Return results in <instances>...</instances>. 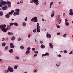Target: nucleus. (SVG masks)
<instances>
[{
    "mask_svg": "<svg viewBox=\"0 0 73 73\" xmlns=\"http://www.w3.org/2000/svg\"><path fill=\"white\" fill-rule=\"evenodd\" d=\"M11 26L9 25L7 26L6 29L5 27H3V25H2L0 26V29H1L2 31L3 32H4L5 33L7 32V31H8V30H9V29H11Z\"/></svg>",
    "mask_w": 73,
    "mask_h": 73,
    "instance_id": "obj_1",
    "label": "nucleus"
},
{
    "mask_svg": "<svg viewBox=\"0 0 73 73\" xmlns=\"http://www.w3.org/2000/svg\"><path fill=\"white\" fill-rule=\"evenodd\" d=\"M48 55H49V53L46 52L45 54H42V56H48Z\"/></svg>",
    "mask_w": 73,
    "mask_h": 73,
    "instance_id": "obj_10",
    "label": "nucleus"
},
{
    "mask_svg": "<svg viewBox=\"0 0 73 73\" xmlns=\"http://www.w3.org/2000/svg\"><path fill=\"white\" fill-rule=\"evenodd\" d=\"M37 32L38 33L40 32V27H37Z\"/></svg>",
    "mask_w": 73,
    "mask_h": 73,
    "instance_id": "obj_15",
    "label": "nucleus"
},
{
    "mask_svg": "<svg viewBox=\"0 0 73 73\" xmlns=\"http://www.w3.org/2000/svg\"><path fill=\"white\" fill-rule=\"evenodd\" d=\"M5 7H3L2 8V9L3 10H7V6H6V5H5Z\"/></svg>",
    "mask_w": 73,
    "mask_h": 73,
    "instance_id": "obj_7",
    "label": "nucleus"
},
{
    "mask_svg": "<svg viewBox=\"0 0 73 73\" xmlns=\"http://www.w3.org/2000/svg\"><path fill=\"white\" fill-rule=\"evenodd\" d=\"M31 52H30V51L29 50H27L25 54H28V53H29Z\"/></svg>",
    "mask_w": 73,
    "mask_h": 73,
    "instance_id": "obj_12",
    "label": "nucleus"
},
{
    "mask_svg": "<svg viewBox=\"0 0 73 73\" xmlns=\"http://www.w3.org/2000/svg\"><path fill=\"white\" fill-rule=\"evenodd\" d=\"M36 31H37V29L35 28L34 30H33V32H34V33H35V32H36Z\"/></svg>",
    "mask_w": 73,
    "mask_h": 73,
    "instance_id": "obj_25",
    "label": "nucleus"
},
{
    "mask_svg": "<svg viewBox=\"0 0 73 73\" xmlns=\"http://www.w3.org/2000/svg\"><path fill=\"white\" fill-rule=\"evenodd\" d=\"M58 56H59V57H61V56L60 54H59V55H58Z\"/></svg>",
    "mask_w": 73,
    "mask_h": 73,
    "instance_id": "obj_49",
    "label": "nucleus"
},
{
    "mask_svg": "<svg viewBox=\"0 0 73 73\" xmlns=\"http://www.w3.org/2000/svg\"><path fill=\"white\" fill-rule=\"evenodd\" d=\"M5 45H6V44L4 42L2 44V46H5Z\"/></svg>",
    "mask_w": 73,
    "mask_h": 73,
    "instance_id": "obj_29",
    "label": "nucleus"
},
{
    "mask_svg": "<svg viewBox=\"0 0 73 73\" xmlns=\"http://www.w3.org/2000/svg\"><path fill=\"white\" fill-rule=\"evenodd\" d=\"M9 52L10 53H13V49H10L9 51Z\"/></svg>",
    "mask_w": 73,
    "mask_h": 73,
    "instance_id": "obj_17",
    "label": "nucleus"
},
{
    "mask_svg": "<svg viewBox=\"0 0 73 73\" xmlns=\"http://www.w3.org/2000/svg\"><path fill=\"white\" fill-rule=\"evenodd\" d=\"M11 48H15V46L13 45L10 46Z\"/></svg>",
    "mask_w": 73,
    "mask_h": 73,
    "instance_id": "obj_33",
    "label": "nucleus"
},
{
    "mask_svg": "<svg viewBox=\"0 0 73 73\" xmlns=\"http://www.w3.org/2000/svg\"><path fill=\"white\" fill-rule=\"evenodd\" d=\"M27 17H26V18L25 19V21H27Z\"/></svg>",
    "mask_w": 73,
    "mask_h": 73,
    "instance_id": "obj_54",
    "label": "nucleus"
},
{
    "mask_svg": "<svg viewBox=\"0 0 73 73\" xmlns=\"http://www.w3.org/2000/svg\"><path fill=\"white\" fill-rule=\"evenodd\" d=\"M32 50H33V51H35V48H32Z\"/></svg>",
    "mask_w": 73,
    "mask_h": 73,
    "instance_id": "obj_41",
    "label": "nucleus"
},
{
    "mask_svg": "<svg viewBox=\"0 0 73 73\" xmlns=\"http://www.w3.org/2000/svg\"><path fill=\"white\" fill-rule=\"evenodd\" d=\"M11 3L9 2V1L7 2L6 5V6H8L9 7H11Z\"/></svg>",
    "mask_w": 73,
    "mask_h": 73,
    "instance_id": "obj_6",
    "label": "nucleus"
},
{
    "mask_svg": "<svg viewBox=\"0 0 73 73\" xmlns=\"http://www.w3.org/2000/svg\"><path fill=\"white\" fill-rule=\"evenodd\" d=\"M3 15V12H0V16H2Z\"/></svg>",
    "mask_w": 73,
    "mask_h": 73,
    "instance_id": "obj_30",
    "label": "nucleus"
},
{
    "mask_svg": "<svg viewBox=\"0 0 73 73\" xmlns=\"http://www.w3.org/2000/svg\"><path fill=\"white\" fill-rule=\"evenodd\" d=\"M5 17L7 19H9L10 17V16L9 15V14H7L6 16Z\"/></svg>",
    "mask_w": 73,
    "mask_h": 73,
    "instance_id": "obj_13",
    "label": "nucleus"
},
{
    "mask_svg": "<svg viewBox=\"0 0 73 73\" xmlns=\"http://www.w3.org/2000/svg\"><path fill=\"white\" fill-rule=\"evenodd\" d=\"M37 56V54H35L34 55V57H36V56Z\"/></svg>",
    "mask_w": 73,
    "mask_h": 73,
    "instance_id": "obj_51",
    "label": "nucleus"
},
{
    "mask_svg": "<svg viewBox=\"0 0 73 73\" xmlns=\"http://www.w3.org/2000/svg\"><path fill=\"white\" fill-rule=\"evenodd\" d=\"M17 67H18L17 66H14V69H17Z\"/></svg>",
    "mask_w": 73,
    "mask_h": 73,
    "instance_id": "obj_34",
    "label": "nucleus"
},
{
    "mask_svg": "<svg viewBox=\"0 0 73 73\" xmlns=\"http://www.w3.org/2000/svg\"><path fill=\"white\" fill-rule=\"evenodd\" d=\"M73 53L72 52V51H71L70 53H69V54H73Z\"/></svg>",
    "mask_w": 73,
    "mask_h": 73,
    "instance_id": "obj_46",
    "label": "nucleus"
},
{
    "mask_svg": "<svg viewBox=\"0 0 73 73\" xmlns=\"http://www.w3.org/2000/svg\"><path fill=\"white\" fill-rule=\"evenodd\" d=\"M11 39L13 41H14V40H15V37L14 36H13L11 38Z\"/></svg>",
    "mask_w": 73,
    "mask_h": 73,
    "instance_id": "obj_20",
    "label": "nucleus"
},
{
    "mask_svg": "<svg viewBox=\"0 0 73 73\" xmlns=\"http://www.w3.org/2000/svg\"><path fill=\"white\" fill-rule=\"evenodd\" d=\"M56 26H57V28H60V26H59V25H58L57 26V24H56Z\"/></svg>",
    "mask_w": 73,
    "mask_h": 73,
    "instance_id": "obj_36",
    "label": "nucleus"
},
{
    "mask_svg": "<svg viewBox=\"0 0 73 73\" xmlns=\"http://www.w3.org/2000/svg\"><path fill=\"white\" fill-rule=\"evenodd\" d=\"M14 25H15V26H17L18 25V24L17 23H14Z\"/></svg>",
    "mask_w": 73,
    "mask_h": 73,
    "instance_id": "obj_27",
    "label": "nucleus"
},
{
    "mask_svg": "<svg viewBox=\"0 0 73 73\" xmlns=\"http://www.w3.org/2000/svg\"><path fill=\"white\" fill-rule=\"evenodd\" d=\"M20 48L21 49H24V46H21Z\"/></svg>",
    "mask_w": 73,
    "mask_h": 73,
    "instance_id": "obj_35",
    "label": "nucleus"
},
{
    "mask_svg": "<svg viewBox=\"0 0 73 73\" xmlns=\"http://www.w3.org/2000/svg\"><path fill=\"white\" fill-rule=\"evenodd\" d=\"M23 27H25L26 26V23L24 22L23 24Z\"/></svg>",
    "mask_w": 73,
    "mask_h": 73,
    "instance_id": "obj_21",
    "label": "nucleus"
},
{
    "mask_svg": "<svg viewBox=\"0 0 73 73\" xmlns=\"http://www.w3.org/2000/svg\"><path fill=\"white\" fill-rule=\"evenodd\" d=\"M21 38H18V41H20L21 40Z\"/></svg>",
    "mask_w": 73,
    "mask_h": 73,
    "instance_id": "obj_39",
    "label": "nucleus"
},
{
    "mask_svg": "<svg viewBox=\"0 0 73 73\" xmlns=\"http://www.w3.org/2000/svg\"><path fill=\"white\" fill-rule=\"evenodd\" d=\"M1 61H2V59H0V62Z\"/></svg>",
    "mask_w": 73,
    "mask_h": 73,
    "instance_id": "obj_64",
    "label": "nucleus"
},
{
    "mask_svg": "<svg viewBox=\"0 0 73 73\" xmlns=\"http://www.w3.org/2000/svg\"><path fill=\"white\" fill-rule=\"evenodd\" d=\"M65 13H64L63 14V15L64 16H65Z\"/></svg>",
    "mask_w": 73,
    "mask_h": 73,
    "instance_id": "obj_61",
    "label": "nucleus"
},
{
    "mask_svg": "<svg viewBox=\"0 0 73 73\" xmlns=\"http://www.w3.org/2000/svg\"><path fill=\"white\" fill-rule=\"evenodd\" d=\"M35 42H37V40H36V38L35 39Z\"/></svg>",
    "mask_w": 73,
    "mask_h": 73,
    "instance_id": "obj_59",
    "label": "nucleus"
},
{
    "mask_svg": "<svg viewBox=\"0 0 73 73\" xmlns=\"http://www.w3.org/2000/svg\"><path fill=\"white\" fill-rule=\"evenodd\" d=\"M46 37H48L49 38H50L51 37V35H50V34H47L46 35Z\"/></svg>",
    "mask_w": 73,
    "mask_h": 73,
    "instance_id": "obj_11",
    "label": "nucleus"
},
{
    "mask_svg": "<svg viewBox=\"0 0 73 73\" xmlns=\"http://www.w3.org/2000/svg\"><path fill=\"white\" fill-rule=\"evenodd\" d=\"M69 15H70V16H73V12H71L70 13H69Z\"/></svg>",
    "mask_w": 73,
    "mask_h": 73,
    "instance_id": "obj_23",
    "label": "nucleus"
},
{
    "mask_svg": "<svg viewBox=\"0 0 73 73\" xmlns=\"http://www.w3.org/2000/svg\"><path fill=\"white\" fill-rule=\"evenodd\" d=\"M8 49V46H7L6 47H5V50H7V49Z\"/></svg>",
    "mask_w": 73,
    "mask_h": 73,
    "instance_id": "obj_32",
    "label": "nucleus"
},
{
    "mask_svg": "<svg viewBox=\"0 0 73 73\" xmlns=\"http://www.w3.org/2000/svg\"><path fill=\"white\" fill-rule=\"evenodd\" d=\"M13 15H14V16H16V15H17L16 13V12L14 13H13Z\"/></svg>",
    "mask_w": 73,
    "mask_h": 73,
    "instance_id": "obj_37",
    "label": "nucleus"
},
{
    "mask_svg": "<svg viewBox=\"0 0 73 73\" xmlns=\"http://www.w3.org/2000/svg\"><path fill=\"white\" fill-rule=\"evenodd\" d=\"M49 46L51 48H53V45L52 44V43H49Z\"/></svg>",
    "mask_w": 73,
    "mask_h": 73,
    "instance_id": "obj_8",
    "label": "nucleus"
},
{
    "mask_svg": "<svg viewBox=\"0 0 73 73\" xmlns=\"http://www.w3.org/2000/svg\"><path fill=\"white\" fill-rule=\"evenodd\" d=\"M34 52L35 53H38V51H34Z\"/></svg>",
    "mask_w": 73,
    "mask_h": 73,
    "instance_id": "obj_43",
    "label": "nucleus"
},
{
    "mask_svg": "<svg viewBox=\"0 0 73 73\" xmlns=\"http://www.w3.org/2000/svg\"><path fill=\"white\" fill-rule=\"evenodd\" d=\"M10 46H13V43H11L10 44Z\"/></svg>",
    "mask_w": 73,
    "mask_h": 73,
    "instance_id": "obj_53",
    "label": "nucleus"
},
{
    "mask_svg": "<svg viewBox=\"0 0 73 73\" xmlns=\"http://www.w3.org/2000/svg\"><path fill=\"white\" fill-rule=\"evenodd\" d=\"M45 46L43 44L41 45L40 46V47L41 48H42V49H44V48H45Z\"/></svg>",
    "mask_w": 73,
    "mask_h": 73,
    "instance_id": "obj_14",
    "label": "nucleus"
},
{
    "mask_svg": "<svg viewBox=\"0 0 73 73\" xmlns=\"http://www.w3.org/2000/svg\"><path fill=\"white\" fill-rule=\"evenodd\" d=\"M37 26V28H38V27H40V26H39V25H40V24H39V23H37V25H36Z\"/></svg>",
    "mask_w": 73,
    "mask_h": 73,
    "instance_id": "obj_28",
    "label": "nucleus"
},
{
    "mask_svg": "<svg viewBox=\"0 0 73 73\" xmlns=\"http://www.w3.org/2000/svg\"><path fill=\"white\" fill-rule=\"evenodd\" d=\"M7 2H5L4 1L1 0V2H0V4H2V5H5V4H7Z\"/></svg>",
    "mask_w": 73,
    "mask_h": 73,
    "instance_id": "obj_5",
    "label": "nucleus"
},
{
    "mask_svg": "<svg viewBox=\"0 0 73 73\" xmlns=\"http://www.w3.org/2000/svg\"><path fill=\"white\" fill-rule=\"evenodd\" d=\"M30 36H31V34H29L28 36V38H29V37H30Z\"/></svg>",
    "mask_w": 73,
    "mask_h": 73,
    "instance_id": "obj_48",
    "label": "nucleus"
},
{
    "mask_svg": "<svg viewBox=\"0 0 73 73\" xmlns=\"http://www.w3.org/2000/svg\"><path fill=\"white\" fill-rule=\"evenodd\" d=\"M13 24H14V23H10V27H11V26L13 25Z\"/></svg>",
    "mask_w": 73,
    "mask_h": 73,
    "instance_id": "obj_24",
    "label": "nucleus"
},
{
    "mask_svg": "<svg viewBox=\"0 0 73 73\" xmlns=\"http://www.w3.org/2000/svg\"><path fill=\"white\" fill-rule=\"evenodd\" d=\"M64 52L65 53H67V51L66 50H64Z\"/></svg>",
    "mask_w": 73,
    "mask_h": 73,
    "instance_id": "obj_45",
    "label": "nucleus"
},
{
    "mask_svg": "<svg viewBox=\"0 0 73 73\" xmlns=\"http://www.w3.org/2000/svg\"><path fill=\"white\" fill-rule=\"evenodd\" d=\"M8 34L9 35H13V33H12L9 32L8 33Z\"/></svg>",
    "mask_w": 73,
    "mask_h": 73,
    "instance_id": "obj_19",
    "label": "nucleus"
},
{
    "mask_svg": "<svg viewBox=\"0 0 73 73\" xmlns=\"http://www.w3.org/2000/svg\"><path fill=\"white\" fill-rule=\"evenodd\" d=\"M16 58H17V59H19V57H18L17 56L16 57Z\"/></svg>",
    "mask_w": 73,
    "mask_h": 73,
    "instance_id": "obj_60",
    "label": "nucleus"
},
{
    "mask_svg": "<svg viewBox=\"0 0 73 73\" xmlns=\"http://www.w3.org/2000/svg\"><path fill=\"white\" fill-rule=\"evenodd\" d=\"M52 14H54V11L53 10L52 12Z\"/></svg>",
    "mask_w": 73,
    "mask_h": 73,
    "instance_id": "obj_40",
    "label": "nucleus"
},
{
    "mask_svg": "<svg viewBox=\"0 0 73 73\" xmlns=\"http://www.w3.org/2000/svg\"><path fill=\"white\" fill-rule=\"evenodd\" d=\"M58 18V19L59 20V21H58V22H60V21L59 23V24H60L61 23V20H62V19H61V20H60V17H59Z\"/></svg>",
    "mask_w": 73,
    "mask_h": 73,
    "instance_id": "obj_26",
    "label": "nucleus"
},
{
    "mask_svg": "<svg viewBox=\"0 0 73 73\" xmlns=\"http://www.w3.org/2000/svg\"><path fill=\"white\" fill-rule=\"evenodd\" d=\"M40 44H42V43H43V41H40Z\"/></svg>",
    "mask_w": 73,
    "mask_h": 73,
    "instance_id": "obj_52",
    "label": "nucleus"
},
{
    "mask_svg": "<svg viewBox=\"0 0 73 73\" xmlns=\"http://www.w3.org/2000/svg\"><path fill=\"white\" fill-rule=\"evenodd\" d=\"M57 35H60V33H58L57 34Z\"/></svg>",
    "mask_w": 73,
    "mask_h": 73,
    "instance_id": "obj_47",
    "label": "nucleus"
},
{
    "mask_svg": "<svg viewBox=\"0 0 73 73\" xmlns=\"http://www.w3.org/2000/svg\"><path fill=\"white\" fill-rule=\"evenodd\" d=\"M53 3V2H51L50 3V5H52Z\"/></svg>",
    "mask_w": 73,
    "mask_h": 73,
    "instance_id": "obj_44",
    "label": "nucleus"
},
{
    "mask_svg": "<svg viewBox=\"0 0 73 73\" xmlns=\"http://www.w3.org/2000/svg\"><path fill=\"white\" fill-rule=\"evenodd\" d=\"M54 15V14H52V15H51V17H53Z\"/></svg>",
    "mask_w": 73,
    "mask_h": 73,
    "instance_id": "obj_38",
    "label": "nucleus"
},
{
    "mask_svg": "<svg viewBox=\"0 0 73 73\" xmlns=\"http://www.w3.org/2000/svg\"><path fill=\"white\" fill-rule=\"evenodd\" d=\"M27 60H23V61H25Z\"/></svg>",
    "mask_w": 73,
    "mask_h": 73,
    "instance_id": "obj_62",
    "label": "nucleus"
},
{
    "mask_svg": "<svg viewBox=\"0 0 73 73\" xmlns=\"http://www.w3.org/2000/svg\"><path fill=\"white\" fill-rule=\"evenodd\" d=\"M69 11H70L69 13H72V12H73V10H72V9H70V10Z\"/></svg>",
    "mask_w": 73,
    "mask_h": 73,
    "instance_id": "obj_31",
    "label": "nucleus"
},
{
    "mask_svg": "<svg viewBox=\"0 0 73 73\" xmlns=\"http://www.w3.org/2000/svg\"><path fill=\"white\" fill-rule=\"evenodd\" d=\"M60 53H62V51H60Z\"/></svg>",
    "mask_w": 73,
    "mask_h": 73,
    "instance_id": "obj_63",
    "label": "nucleus"
},
{
    "mask_svg": "<svg viewBox=\"0 0 73 73\" xmlns=\"http://www.w3.org/2000/svg\"><path fill=\"white\" fill-rule=\"evenodd\" d=\"M37 69H36V70H35L34 71L35 73H36L37 72Z\"/></svg>",
    "mask_w": 73,
    "mask_h": 73,
    "instance_id": "obj_56",
    "label": "nucleus"
},
{
    "mask_svg": "<svg viewBox=\"0 0 73 73\" xmlns=\"http://www.w3.org/2000/svg\"><path fill=\"white\" fill-rule=\"evenodd\" d=\"M15 12V11L14 10H12L11 11V12H10L9 13V15H12V14H13V13Z\"/></svg>",
    "mask_w": 73,
    "mask_h": 73,
    "instance_id": "obj_9",
    "label": "nucleus"
},
{
    "mask_svg": "<svg viewBox=\"0 0 73 73\" xmlns=\"http://www.w3.org/2000/svg\"><path fill=\"white\" fill-rule=\"evenodd\" d=\"M65 24L66 26H69V24L68 22H66L65 23Z\"/></svg>",
    "mask_w": 73,
    "mask_h": 73,
    "instance_id": "obj_16",
    "label": "nucleus"
},
{
    "mask_svg": "<svg viewBox=\"0 0 73 73\" xmlns=\"http://www.w3.org/2000/svg\"><path fill=\"white\" fill-rule=\"evenodd\" d=\"M66 35H67V34L66 33L64 34L63 36V37L65 38L66 37Z\"/></svg>",
    "mask_w": 73,
    "mask_h": 73,
    "instance_id": "obj_22",
    "label": "nucleus"
},
{
    "mask_svg": "<svg viewBox=\"0 0 73 73\" xmlns=\"http://www.w3.org/2000/svg\"><path fill=\"white\" fill-rule=\"evenodd\" d=\"M67 21H68V19H65V22H67Z\"/></svg>",
    "mask_w": 73,
    "mask_h": 73,
    "instance_id": "obj_58",
    "label": "nucleus"
},
{
    "mask_svg": "<svg viewBox=\"0 0 73 73\" xmlns=\"http://www.w3.org/2000/svg\"><path fill=\"white\" fill-rule=\"evenodd\" d=\"M33 2L34 3H35L36 5H38V0H32V1H31L30 3H33Z\"/></svg>",
    "mask_w": 73,
    "mask_h": 73,
    "instance_id": "obj_3",
    "label": "nucleus"
},
{
    "mask_svg": "<svg viewBox=\"0 0 73 73\" xmlns=\"http://www.w3.org/2000/svg\"><path fill=\"white\" fill-rule=\"evenodd\" d=\"M15 11L17 12H20V9H16Z\"/></svg>",
    "mask_w": 73,
    "mask_h": 73,
    "instance_id": "obj_18",
    "label": "nucleus"
},
{
    "mask_svg": "<svg viewBox=\"0 0 73 73\" xmlns=\"http://www.w3.org/2000/svg\"><path fill=\"white\" fill-rule=\"evenodd\" d=\"M16 13H17V15H19V14H20V13L19 12H17Z\"/></svg>",
    "mask_w": 73,
    "mask_h": 73,
    "instance_id": "obj_57",
    "label": "nucleus"
},
{
    "mask_svg": "<svg viewBox=\"0 0 73 73\" xmlns=\"http://www.w3.org/2000/svg\"><path fill=\"white\" fill-rule=\"evenodd\" d=\"M8 71H10V72H13V70L12 68H11V67H9L8 68V70H5V72H8Z\"/></svg>",
    "mask_w": 73,
    "mask_h": 73,
    "instance_id": "obj_2",
    "label": "nucleus"
},
{
    "mask_svg": "<svg viewBox=\"0 0 73 73\" xmlns=\"http://www.w3.org/2000/svg\"><path fill=\"white\" fill-rule=\"evenodd\" d=\"M27 49H28V50H30V49H31V48L28 47L27 48Z\"/></svg>",
    "mask_w": 73,
    "mask_h": 73,
    "instance_id": "obj_55",
    "label": "nucleus"
},
{
    "mask_svg": "<svg viewBox=\"0 0 73 73\" xmlns=\"http://www.w3.org/2000/svg\"><path fill=\"white\" fill-rule=\"evenodd\" d=\"M23 3V1L22 0H21V1L20 2V3L22 4V3Z\"/></svg>",
    "mask_w": 73,
    "mask_h": 73,
    "instance_id": "obj_42",
    "label": "nucleus"
},
{
    "mask_svg": "<svg viewBox=\"0 0 73 73\" xmlns=\"http://www.w3.org/2000/svg\"><path fill=\"white\" fill-rule=\"evenodd\" d=\"M31 21H34V22H38V21L37 17H35L34 18H32L31 19Z\"/></svg>",
    "mask_w": 73,
    "mask_h": 73,
    "instance_id": "obj_4",
    "label": "nucleus"
},
{
    "mask_svg": "<svg viewBox=\"0 0 73 73\" xmlns=\"http://www.w3.org/2000/svg\"><path fill=\"white\" fill-rule=\"evenodd\" d=\"M3 27H7V25H5V24H4L3 25Z\"/></svg>",
    "mask_w": 73,
    "mask_h": 73,
    "instance_id": "obj_50",
    "label": "nucleus"
}]
</instances>
